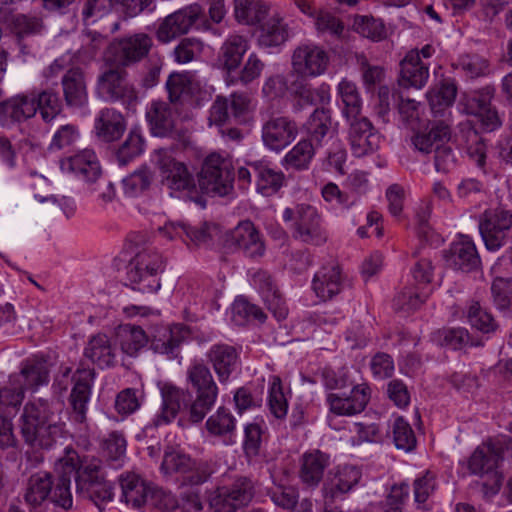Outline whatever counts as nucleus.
<instances>
[{
	"mask_svg": "<svg viewBox=\"0 0 512 512\" xmlns=\"http://www.w3.org/2000/svg\"><path fill=\"white\" fill-rule=\"evenodd\" d=\"M395 446L404 451H412L416 447V436L410 424L403 417L395 419L393 424Z\"/></svg>",
	"mask_w": 512,
	"mask_h": 512,
	"instance_id": "nucleus-57",
	"label": "nucleus"
},
{
	"mask_svg": "<svg viewBox=\"0 0 512 512\" xmlns=\"http://www.w3.org/2000/svg\"><path fill=\"white\" fill-rule=\"evenodd\" d=\"M346 120L349 122L351 149L356 157H362L379 147L380 135L367 117L360 114Z\"/></svg>",
	"mask_w": 512,
	"mask_h": 512,
	"instance_id": "nucleus-16",
	"label": "nucleus"
},
{
	"mask_svg": "<svg viewBox=\"0 0 512 512\" xmlns=\"http://www.w3.org/2000/svg\"><path fill=\"white\" fill-rule=\"evenodd\" d=\"M313 290L323 301L331 300L343 288V277L339 266L322 267L314 276Z\"/></svg>",
	"mask_w": 512,
	"mask_h": 512,
	"instance_id": "nucleus-30",
	"label": "nucleus"
},
{
	"mask_svg": "<svg viewBox=\"0 0 512 512\" xmlns=\"http://www.w3.org/2000/svg\"><path fill=\"white\" fill-rule=\"evenodd\" d=\"M161 395L162 409L153 421L155 426L170 423L182 410L187 411L190 418V406L194 398L189 391L166 384L161 389Z\"/></svg>",
	"mask_w": 512,
	"mask_h": 512,
	"instance_id": "nucleus-23",
	"label": "nucleus"
},
{
	"mask_svg": "<svg viewBox=\"0 0 512 512\" xmlns=\"http://www.w3.org/2000/svg\"><path fill=\"white\" fill-rule=\"evenodd\" d=\"M288 37L287 29L280 19L272 18L260 30L258 42L263 47H273L283 44Z\"/></svg>",
	"mask_w": 512,
	"mask_h": 512,
	"instance_id": "nucleus-49",
	"label": "nucleus"
},
{
	"mask_svg": "<svg viewBox=\"0 0 512 512\" xmlns=\"http://www.w3.org/2000/svg\"><path fill=\"white\" fill-rule=\"evenodd\" d=\"M450 138V126L442 120H437L414 132L410 141L416 151L426 155L434 152L443 142H449Z\"/></svg>",
	"mask_w": 512,
	"mask_h": 512,
	"instance_id": "nucleus-24",
	"label": "nucleus"
},
{
	"mask_svg": "<svg viewBox=\"0 0 512 512\" xmlns=\"http://www.w3.org/2000/svg\"><path fill=\"white\" fill-rule=\"evenodd\" d=\"M206 428L212 435L225 436L235 430L236 420L229 410L222 406L207 419Z\"/></svg>",
	"mask_w": 512,
	"mask_h": 512,
	"instance_id": "nucleus-50",
	"label": "nucleus"
},
{
	"mask_svg": "<svg viewBox=\"0 0 512 512\" xmlns=\"http://www.w3.org/2000/svg\"><path fill=\"white\" fill-rule=\"evenodd\" d=\"M213 474L211 465L203 460L192 459L177 482L179 489L196 488L206 483Z\"/></svg>",
	"mask_w": 512,
	"mask_h": 512,
	"instance_id": "nucleus-43",
	"label": "nucleus"
},
{
	"mask_svg": "<svg viewBox=\"0 0 512 512\" xmlns=\"http://www.w3.org/2000/svg\"><path fill=\"white\" fill-rule=\"evenodd\" d=\"M355 25L358 32L372 40L380 41L388 36V29L382 19L360 16L356 19Z\"/></svg>",
	"mask_w": 512,
	"mask_h": 512,
	"instance_id": "nucleus-59",
	"label": "nucleus"
},
{
	"mask_svg": "<svg viewBox=\"0 0 512 512\" xmlns=\"http://www.w3.org/2000/svg\"><path fill=\"white\" fill-rule=\"evenodd\" d=\"M192 459L180 450L169 449L164 453L160 469L165 475L173 476L177 483Z\"/></svg>",
	"mask_w": 512,
	"mask_h": 512,
	"instance_id": "nucleus-47",
	"label": "nucleus"
},
{
	"mask_svg": "<svg viewBox=\"0 0 512 512\" xmlns=\"http://www.w3.org/2000/svg\"><path fill=\"white\" fill-rule=\"evenodd\" d=\"M61 169L82 176L88 182H95L101 175V168L94 151L85 149L61 160Z\"/></svg>",
	"mask_w": 512,
	"mask_h": 512,
	"instance_id": "nucleus-26",
	"label": "nucleus"
},
{
	"mask_svg": "<svg viewBox=\"0 0 512 512\" xmlns=\"http://www.w3.org/2000/svg\"><path fill=\"white\" fill-rule=\"evenodd\" d=\"M107 68L98 76L97 92L107 101H121L127 106L137 102L135 88L128 81L126 69L106 58Z\"/></svg>",
	"mask_w": 512,
	"mask_h": 512,
	"instance_id": "nucleus-9",
	"label": "nucleus"
},
{
	"mask_svg": "<svg viewBox=\"0 0 512 512\" xmlns=\"http://www.w3.org/2000/svg\"><path fill=\"white\" fill-rule=\"evenodd\" d=\"M329 56L319 46L306 44L298 46L292 55L293 70L302 77H315L327 69Z\"/></svg>",
	"mask_w": 512,
	"mask_h": 512,
	"instance_id": "nucleus-17",
	"label": "nucleus"
},
{
	"mask_svg": "<svg viewBox=\"0 0 512 512\" xmlns=\"http://www.w3.org/2000/svg\"><path fill=\"white\" fill-rule=\"evenodd\" d=\"M338 94L343 103V115L346 119L361 114L362 101L356 85L343 79L338 85Z\"/></svg>",
	"mask_w": 512,
	"mask_h": 512,
	"instance_id": "nucleus-46",
	"label": "nucleus"
},
{
	"mask_svg": "<svg viewBox=\"0 0 512 512\" xmlns=\"http://www.w3.org/2000/svg\"><path fill=\"white\" fill-rule=\"evenodd\" d=\"M187 381L195 393L190 406V422L200 423L213 408L218 396V387L210 369L202 363L194 364L188 369Z\"/></svg>",
	"mask_w": 512,
	"mask_h": 512,
	"instance_id": "nucleus-7",
	"label": "nucleus"
},
{
	"mask_svg": "<svg viewBox=\"0 0 512 512\" xmlns=\"http://www.w3.org/2000/svg\"><path fill=\"white\" fill-rule=\"evenodd\" d=\"M152 181V171L147 167H142L123 179L124 192L129 196H136L147 190Z\"/></svg>",
	"mask_w": 512,
	"mask_h": 512,
	"instance_id": "nucleus-56",
	"label": "nucleus"
},
{
	"mask_svg": "<svg viewBox=\"0 0 512 512\" xmlns=\"http://www.w3.org/2000/svg\"><path fill=\"white\" fill-rule=\"evenodd\" d=\"M166 89L171 104H182L193 94V84L188 73H172L166 81Z\"/></svg>",
	"mask_w": 512,
	"mask_h": 512,
	"instance_id": "nucleus-44",
	"label": "nucleus"
},
{
	"mask_svg": "<svg viewBox=\"0 0 512 512\" xmlns=\"http://www.w3.org/2000/svg\"><path fill=\"white\" fill-rule=\"evenodd\" d=\"M361 473L355 467H344L331 481L330 494L334 498L338 493H347L355 486Z\"/></svg>",
	"mask_w": 512,
	"mask_h": 512,
	"instance_id": "nucleus-58",
	"label": "nucleus"
},
{
	"mask_svg": "<svg viewBox=\"0 0 512 512\" xmlns=\"http://www.w3.org/2000/svg\"><path fill=\"white\" fill-rule=\"evenodd\" d=\"M53 484L52 475L48 472H39L30 477L24 499L31 512H41L38 508L51 494Z\"/></svg>",
	"mask_w": 512,
	"mask_h": 512,
	"instance_id": "nucleus-34",
	"label": "nucleus"
},
{
	"mask_svg": "<svg viewBox=\"0 0 512 512\" xmlns=\"http://www.w3.org/2000/svg\"><path fill=\"white\" fill-rule=\"evenodd\" d=\"M116 339L123 353L135 356L148 342V336L140 326L122 324L116 329Z\"/></svg>",
	"mask_w": 512,
	"mask_h": 512,
	"instance_id": "nucleus-36",
	"label": "nucleus"
},
{
	"mask_svg": "<svg viewBox=\"0 0 512 512\" xmlns=\"http://www.w3.org/2000/svg\"><path fill=\"white\" fill-rule=\"evenodd\" d=\"M233 321L237 325H244L249 321H258L263 323L266 320V314L255 304L250 303L247 299L239 297L232 306Z\"/></svg>",
	"mask_w": 512,
	"mask_h": 512,
	"instance_id": "nucleus-48",
	"label": "nucleus"
},
{
	"mask_svg": "<svg viewBox=\"0 0 512 512\" xmlns=\"http://www.w3.org/2000/svg\"><path fill=\"white\" fill-rule=\"evenodd\" d=\"M165 269L162 255L154 249L147 248L138 252L126 266V278L133 291L151 295L160 287L159 275Z\"/></svg>",
	"mask_w": 512,
	"mask_h": 512,
	"instance_id": "nucleus-4",
	"label": "nucleus"
},
{
	"mask_svg": "<svg viewBox=\"0 0 512 512\" xmlns=\"http://www.w3.org/2000/svg\"><path fill=\"white\" fill-rule=\"evenodd\" d=\"M225 246L229 249L241 250L250 258L260 257L265 251L258 230L249 220L240 222L237 227L226 234Z\"/></svg>",
	"mask_w": 512,
	"mask_h": 512,
	"instance_id": "nucleus-19",
	"label": "nucleus"
},
{
	"mask_svg": "<svg viewBox=\"0 0 512 512\" xmlns=\"http://www.w3.org/2000/svg\"><path fill=\"white\" fill-rule=\"evenodd\" d=\"M248 49L247 40L240 35H231L222 45L221 54L224 68L227 70V82L235 83L233 73L238 69Z\"/></svg>",
	"mask_w": 512,
	"mask_h": 512,
	"instance_id": "nucleus-32",
	"label": "nucleus"
},
{
	"mask_svg": "<svg viewBox=\"0 0 512 512\" xmlns=\"http://www.w3.org/2000/svg\"><path fill=\"white\" fill-rule=\"evenodd\" d=\"M94 377V370L84 368L83 363L80 364L72 377L74 385L69 396V404L71 419L78 424H85L87 421L88 403Z\"/></svg>",
	"mask_w": 512,
	"mask_h": 512,
	"instance_id": "nucleus-15",
	"label": "nucleus"
},
{
	"mask_svg": "<svg viewBox=\"0 0 512 512\" xmlns=\"http://www.w3.org/2000/svg\"><path fill=\"white\" fill-rule=\"evenodd\" d=\"M298 134L296 122L287 116H271L262 126V140L266 147L280 151L292 143Z\"/></svg>",
	"mask_w": 512,
	"mask_h": 512,
	"instance_id": "nucleus-18",
	"label": "nucleus"
},
{
	"mask_svg": "<svg viewBox=\"0 0 512 512\" xmlns=\"http://www.w3.org/2000/svg\"><path fill=\"white\" fill-rule=\"evenodd\" d=\"M36 113L39 112L45 123H51L63 110V102L59 93L51 87L33 89Z\"/></svg>",
	"mask_w": 512,
	"mask_h": 512,
	"instance_id": "nucleus-33",
	"label": "nucleus"
},
{
	"mask_svg": "<svg viewBox=\"0 0 512 512\" xmlns=\"http://www.w3.org/2000/svg\"><path fill=\"white\" fill-rule=\"evenodd\" d=\"M202 10L199 5H191L168 15L159 25L156 36L161 43L186 34L199 18Z\"/></svg>",
	"mask_w": 512,
	"mask_h": 512,
	"instance_id": "nucleus-20",
	"label": "nucleus"
},
{
	"mask_svg": "<svg viewBox=\"0 0 512 512\" xmlns=\"http://www.w3.org/2000/svg\"><path fill=\"white\" fill-rule=\"evenodd\" d=\"M207 356L219 381L221 383L226 382L236 367L237 350L227 344H216L211 347Z\"/></svg>",
	"mask_w": 512,
	"mask_h": 512,
	"instance_id": "nucleus-31",
	"label": "nucleus"
},
{
	"mask_svg": "<svg viewBox=\"0 0 512 512\" xmlns=\"http://www.w3.org/2000/svg\"><path fill=\"white\" fill-rule=\"evenodd\" d=\"M493 303L497 308H509L512 299V279L497 277L491 284Z\"/></svg>",
	"mask_w": 512,
	"mask_h": 512,
	"instance_id": "nucleus-61",
	"label": "nucleus"
},
{
	"mask_svg": "<svg viewBox=\"0 0 512 512\" xmlns=\"http://www.w3.org/2000/svg\"><path fill=\"white\" fill-rule=\"evenodd\" d=\"M61 472L58 475L51 500L65 510L73 505L70 491L71 478L74 477L78 497L93 502L96 506L109 502L114 496V485L104 472L102 461L97 458H81L72 447H66L59 459Z\"/></svg>",
	"mask_w": 512,
	"mask_h": 512,
	"instance_id": "nucleus-1",
	"label": "nucleus"
},
{
	"mask_svg": "<svg viewBox=\"0 0 512 512\" xmlns=\"http://www.w3.org/2000/svg\"><path fill=\"white\" fill-rule=\"evenodd\" d=\"M148 503L159 512H172L179 507L175 495L157 486L152 487Z\"/></svg>",
	"mask_w": 512,
	"mask_h": 512,
	"instance_id": "nucleus-64",
	"label": "nucleus"
},
{
	"mask_svg": "<svg viewBox=\"0 0 512 512\" xmlns=\"http://www.w3.org/2000/svg\"><path fill=\"white\" fill-rule=\"evenodd\" d=\"M3 112L13 122H24L36 115V108L32 91L13 96L1 103Z\"/></svg>",
	"mask_w": 512,
	"mask_h": 512,
	"instance_id": "nucleus-35",
	"label": "nucleus"
},
{
	"mask_svg": "<svg viewBox=\"0 0 512 512\" xmlns=\"http://www.w3.org/2000/svg\"><path fill=\"white\" fill-rule=\"evenodd\" d=\"M254 485L249 478L240 477L231 485L218 488L209 505L214 512H236L248 505L254 496Z\"/></svg>",
	"mask_w": 512,
	"mask_h": 512,
	"instance_id": "nucleus-13",
	"label": "nucleus"
},
{
	"mask_svg": "<svg viewBox=\"0 0 512 512\" xmlns=\"http://www.w3.org/2000/svg\"><path fill=\"white\" fill-rule=\"evenodd\" d=\"M495 96V87L487 85L479 90L472 91L464 98V110L474 115L486 132H492L501 127L502 121L492 99Z\"/></svg>",
	"mask_w": 512,
	"mask_h": 512,
	"instance_id": "nucleus-12",
	"label": "nucleus"
},
{
	"mask_svg": "<svg viewBox=\"0 0 512 512\" xmlns=\"http://www.w3.org/2000/svg\"><path fill=\"white\" fill-rule=\"evenodd\" d=\"M479 231L488 250H497L511 238L512 211L497 207L486 210L479 221Z\"/></svg>",
	"mask_w": 512,
	"mask_h": 512,
	"instance_id": "nucleus-11",
	"label": "nucleus"
},
{
	"mask_svg": "<svg viewBox=\"0 0 512 512\" xmlns=\"http://www.w3.org/2000/svg\"><path fill=\"white\" fill-rule=\"evenodd\" d=\"M122 500L134 509L142 508L149 501L153 485L136 474H127L120 478Z\"/></svg>",
	"mask_w": 512,
	"mask_h": 512,
	"instance_id": "nucleus-29",
	"label": "nucleus"
},
{
	"mask_svg": "<svg viewBox=\"0 0 512 512\" xmlns=\"http://www.w3.org/2000/svg\"><path fill=\"white\" fill-rule=\"evenodd\" d=\"M457 87L454 82L444 80L439 89L430 93L429 104L433 112L439 113L444 108L451 106L456 98Z\"/></svg>",
	"mask_w": 512,
	"mask_h": 512,
	"instance_id": "nucleus-55",
	"label": "nucleus"
},
{
	"mask_svg": "<svg viewBox=\"0 0 512 512\" xmlns=\"http://www.w3.org/2000/svg\"><path fill=\"white\" fill-rule=\"evenodd\" d=\"M65 105L70 109H83L89 103L87 79L80 67L68 69L61 78Z\"/></svg>",
	"mask_w": 512,
	"mask_h": 512,
	"instance_id": "nucleus-21",
	"label": "nucleus"
},
{
	"mask_svg": "<svg viewBox=\"0 0 512 512\" xmlns=\"http://www.w3.org/2000/svg\"><path fill=\"white\" fill-rule=\"evenodd\" d=\"M314 153L311 140H301L286 154L284 162L297 170L306 169Z\"/></svg>",
	"mask_w": 512,
	"mask_h": 512,
	"instance_id": "nucleus-51",
	"label": "nucleus"
},
{
	"mask_svg": "<svg viewBox=\"0 0 512 512\" xmlns=\"http://www.w3.org/2000/svg\"><path fill=\"white\" fill-rule=\"evenodd\" d=\"M459 137L469 157L478 167L483 168L486 164V144L483 137L470 123L461 125Z\"/></svg>",
	"mask_w": 512,
	"mask_h": 512,
	"instance_id": "nucleus-37",
	"label": "nucleus"
},
{
	"mask_svg": "<svg viewBox=\"0 0 512 512\" xmlns=\"http://www.w3.org/2000/svg\"><path fill=\"white\" fill-rule=\"evenodd\" d=\"M328 463L329 457L319 450L304 454L300 470L302 481L310 486L317 485L321 481Z\"/></svg>",
	"mask_w": 512,
	"mask_h": 512,
	"instance_id": "nucleus-38",
	"label": "nucleus"
},
{
	"mask_svg": "<svg viewBox=\"0 0 512 512\" xmlns=\"http://www.w3.org/2000/svg\"><path fill=\"white\" fill-rule=\"evenodd\" d=\"M84 355L101 368L113 365L115 357L109 339L104 334L95 335L90 339Z\"/></svg>",
	"mask_w": 512,
	"mask_h": 512,
	"instance_id": "nucleus-42",
	"label": "nucleus"
},
{
	"mask_svg": "<svg viewBox=\"0 0 512 512\" xmlns=\"http://www.w3.org/2000/svg\"><path fill=\"white\" fill-rule=\"evenodd\" d=\"M371 390L368 385H354L349 395L329 393L327 403L330 411L339 416H352L361 413L370 400Z\"/></svg>",
	"mask_w": 512,
	"mask_h": 512,
	"instance_id": "nucleus-22",
	"label": "nucleus"
},
{
	"mask_svg": "<svg viewBox=\"0 0 512 512\" xmlns=\"http://www.w3.org/2000/svg\"><path fill=\"white\" fill-rule=\"evenodd\" d=\"M143 138L142 136L131 131L125 141L115 151V158L120 166H125L132 159L141 154L143 150Z\"/></svg>",
	"mask_w": 512,
	"mask_h": 512,
	"instance_id": "nucleus-53",
	"label": "nucleus"
},
{
	"mask_svg": "<svg viewBox=\"0 0 512 512\" xmlns=\"http://www.w3.org/2000/svg\"><path fill=\"white\" fill-rule=\"evenodd\" d=\"M146 120L150 133L155 137H169L186 148L191 144L187 129L176 126V118L170 104L164 101H153L146 111Z\"/></svg>",
	"mask_w": 512,
	"mask_h": 512,
	"instance_id": "nucleus-10",
	"label": "nucleus"
},
{
	"mask_svg": "<svg viewBox=\"0 0 512 512\" xmlns=\"http://www.w3.org/2000/svg\"><path fill=\"white\" fill-rule=\"evenodd\" d=\"M283 220L292 222V236L303 243L319 246L326 242V231L316 208L309 204H297L286 208Z\"/></svg>",
	"mask_w": 512,
	"mask_h": 512,
	"instance_id": "nucleus-8",
	"label": "nucleus"
},
{
	"mask_svg": "<svg viewBox=\"0 0 512 512\" xmlns=\"http://www.w3.org/2000/svg\"><path fill=\"white\" fill-rule=\"evenodd\" d=\"M232 163L217 153L208 155L197 175V192L209 196H226L233 190Z\"/></svg>",
	"mask_w": 512,
	"mask_h": 512,
	"instance_id": "nucleus-6",
	"label": "nucleus"
},
{
	"mask_svg": "<svg viewBox=\"0 0 512 512\" xmlns=\"http://www.w3.org/2000/svg\"><path fill=\"white\" fill-rule=\"evenodd\" d=\"M19 422L20 435L33 450L51 449L62 434L50 404L41 398L25 404Z\"/></svg>",
	"mask_w": 512,
	"mask_h": 512,
	"instance_id": "nucleus-3",
	"label": "nucleus"
},
{
	"mask_svg": "<svg viewBox=\"0 0 512 512\" xmlns=\"http://www.w3.org/2000/svg\"><path fill=\"white\" fill-rule=\"evenodd\" d=\"M269 408L271 413L278 419L284 418L287 414L288 403L279 376L272 377L269 389Z\"/></svg>",
	"mask_w": 512,
	"mask_h": 512,
	"instance_id": "nucleus-60",
	"label": "nucleus"
},
{
	"mask_svg": "<svg viewBox=\"0 0 512 512\" xmlns=\"http://www.w3.org/2000/svg\"><path fill=\"white\" fill-rule=\"evenodd\" d=\"M127 441L122 432H110L101 443L102 455L114 468L121 467L126 458Z\"/></svg>",
	"mask_w": 512,
	"mask_h": 512,
	"instance_id": "nucleus-39",
	"label": "nucleus"
},
{
	"mask_svg": "<svg viewBox=\"0 0 512 512\" xmlns=\"http://www.w3.org/2000/svg\"><path fill=\"white\" fill-rule=\"evenodd\" d=\"M505 463H512V438L499 436L490 438L478 446L468 461V469L474 475H491V481H484L481 489L484 495L499 492L503 475L497 471Z\"/></svg>",
	"mask_w": 512,
	"mask_h": 512,
	"instance_id": "nucleus-2",
	"label": "nucleus"
},
{
	"mask_svg": "<svg viewBox=\"0 0 512 512\" xmlns=\"http://www.w3.org/2000/svg\"><path fill=\"white\" fill-rule=\"evenodd\" d=\"M21 376L24 379V389H37L49 382V369L47 362L43 359H27L21 367Z\"/></svg>",
	"mask_w": 512,
	"mask_h": 512,
	"instance_id": "nucleus-40",
	"label": "nucleus"
},
{
	"mask_svg": "<svg viewBox=\"0 0 512 512\" xmlns=\"http://www.w3.org/2000/svg\"><path fill=\"white\" fill-rule=\"evenodd\" d=\"M94 128L99 139L113 142L123 135L126 123L120 112L113 108H104L96 117Z\"/></svg>",
	"mask_w": 512,
	"mask_h": 512,
	"instance_id": "nucleus-28",
	"label": "nucleus"
},
{
	"mask_svg": "<svg viewBox=\"0 0 512 512\" xmlns=\"http://www.w3.org/2000/svg\"><path fill=\"white\" fill-rule=\"evenodd\" d=\"M156 164L160 171L161 184L171 195L183 193L189 200L205 207L206 200L197 192L194 175L185 163L176 160L165 149H158Z\"/></svg>",
	"mask_w": 512,
	"mask_h": 512,
	"instance_id": "nucleus-5",
	"label": "nucleus"
},
{
	"mask_svg": "<svg viewBox=\"0 0 512 512\" xmlns=\"http://www.w3.org/2000/svg\"><path fill=\"white\" fill-rule=\"evenodd\" d=\"M428 77V66L422 63L418 50L409 51L400 62L399 85L404 88H421Z\"/></svg>",
	"mask_w": 512,
	"mask_h": 512,
	"instance_id": "nucleus-27",
	"label": "nucleus"
},
{
	"mask_svg": "<svg viewBox=\"0 0 512 512\" xmlns=\"http://www.w3.org/2000/svg\"><path fill=\"white\" fill-rule=\"evenodd\" d=\"M332 118L330 111L325 108H317L309 116L304 124V127L311 137V141L320 144L322 139L328 134L331 129Z\"/></svg>",
	"mask_w": 512,
	"mask_h": 512,
	"instance_id": "nucleus-45",
	"label": "nucleus"
},
{
	"mask_svg": "<svg viewBox=\"0 0 512 512\" xmlns=\"http://www.w3.org/2000/svg\"><path fill=\"white\" fill-rule=\"evenodd\" d=\"M434 340L442 347L459 350L469 343L470 335L465 328H445L434 334Z\"/></svg>",
	"mask_w": 512,
	"mask_h": 512,
	"instance_id": "nucleus-52",
	"label": "nucleus"
},
{
	"mask_svg": "<svg viewBox=\"0 0 512 512\" xmlns=\"http://www.w3.org/2000/svg\"><path fill=\"white\" fill-rule=\"evenodd\" d=\"M467 319L472 328L482 333H493L498 329V324L493 316L484 310L478 302H474L468 309Z\"/></svg>",
	"mask_w": 512,
	"mask_h": 512,
	"instance_id": "nucleus-54",
	"label": "nucleus"
},
{
	"mask_svg": "<svg viewBox=\"0 0 512 512\" xmlns=\"http://www.w3.org/2000/svg\"><path fill=\"white\" fill-rule=\"evenodd\" d=\"M443 256L449 267L466 273L476 271L481 266L476 246L468 238L452 243Z\"/></svg>",
	"mask_w": 512,
	"mask_h": 512,
	"instance_id": "nucleus-25",
	"label": "nucleus"
},
{
	"mask_svg": "<svg viewBox=\"0 0 512 512\" xmlns=\"http://www.w3.org/2000/svg\"><path fill=\"white\" fill-rule=\"evenodd\" d=\"M257 191L264 196H270L278 192L284 181V174L259 161L258 170L253 171Z\"/></svg>",
	"mask_w": 512,
	"mask_h": 512,
	"instance_id": "nucleus-41",
	"label": "nucleus"
},
{
	"mask_svg": "<svg viewBox=\"0 0 512 512\" xmlns=\"http://www.w3.org/2000/svg\"><path fill=\"white\" fill-rule=\"evenodd\" d=\"M425 302L414 288L406 287L400 291L393 299V307L396 311L411 312L418 309Z\"/></svg>",
	"mask_w": 512,
	"mask_h": 512,
	"instance_id": "nucleus-63",
	"label": "nucleus"
},
{
	"mask_svg": "<svg viewBox=\"0 0 512 512\" xmlns=\"http://www.w3.org/2000/svg\"><path fill=\"white\" fill-rule=\"evenodd\" d=\"M459 66L471 79L485 76L489 73V62L478 54L463 55L459 59Z\"/></svg>",
	"mask_w": 512,
	"mask_h": 512,
	"instance_id": "nucleus-62",
	"label": "nucleus"
},
{
	"mask_svg": "<svg viewBox=\"0 0 512 512\" xmlns=\"http://www.w3.org/2000/svg\"><path fill=\"white\" fill-rule=\"evenodd\" d=\"M153 46L152 38L145 33H137L113 42L109 47L108 59L126 69L144 59Z\"/></svg>",
	"mask_w": 512,
	"mask_h": 512,
	"instance_id": "nucleus-14",
	"label": "nucleus"
}]
</instances>
